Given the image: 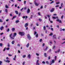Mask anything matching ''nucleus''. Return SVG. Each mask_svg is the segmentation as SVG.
Wrapping results in <instances>:
<instances>
[{
  "mask_svg": "<svg viewBox=\"0 0 65 65\" xmlns=\"http://www.w3.org/2000/svg\"><path fill=\"white\" fill-rule=\"evenodd\" d=\"M15 12L16 13V14H19V12L17 11H15Z\"/></svg>",
  "mask_w": 65,
  "mask_h": 65,
  "instance_id": "2eb2a0df",
  "label": "nucleus"
},
{
  "mask_svg": "<svg viewBox=\"0 0 65 65\" xmlns=\"http://www.w3.org/2000/svg\"><path fill=\"white\" fill-rule=\"evenodd\" d=\"M8 55L9 56H12V55L10 54H8Z\"/></svg>",
  "mask_w": 65,
  "mask_h": 65,
  "instance_id": "603ef678",
  "label": "nucleus"
},
{
  "mask_svg": "<svg viewBox=\"0 0 65 65\" xmlns=\"http://www.w3.org/2000/svg\"><path fill=\"white\" fill-rule=\"evenodd\" d=\"M19 34L21 36H23L25 35V33L23 32H19Z\"/></svg>",
  "mask_w": 65,
  "mask_h": 65,
  "instance_id": "f257e3e1",
  "label": "nucleus"
},
{
  "mask_svg": "<svg viewBox=\"0 0 65 65\" xmlns=\"http://www.w3.org/2000/svg\"><path fill=\"white\" fill-rule=\"evenodd\" d=\"M10 38L11 39H14V37H11Z\"/></svg>",
  "mask_w": 65,
  "mask_h": 65,
  "instance_id": "c85d7f7f",
  "label": "nucleus"
},
{
  "mask_svg": "<svg viewBox=\"0 0 65 65\" xmlns=\"http://www.w3.org/2000/svg\"><path fill=\"white\" fill-rule=\"evenodd\" d=\"M56 35H55L53 36V38L55 39H56Z\"/></svg>",
  "mask_w": 65,
  "mask_h": 65,
  "instance_id": "f3484780",
  "label": "nucleus"
},
{
  "mask_svg": "<svg viewBox=\"0 0 65 65\" xmlns=\"http://www.w3.org/2000/svg\"><path fill=\"white\" fill-rule=\"evenodd\" d=\"M16 17H17V16H14L13 17V18L11 19V20H12L14 19V18H16Z\"/></svg>",
  "mask_w": 65,
  "mask_h": 65,
  "instance_id": "aec40b11",
  "label": "nucleus"
},
{
  "mask_svg": "<svg viewBox=\"0 0 65 65\" xmlns=\"http://www.w3.org/2000/svg\"><path fill=\"white\" fill-rule=\"evenodd\" d=\"M5 7L6 8H9V7H8V6H7V5H5Z\"/></svg>",
  "mask_w": 65,
  "mask_h": 65,
  "instance_id": "a211bd4d",
  "label": "nucleus"
},
{
  "mask_svg": "<svg viewBox=\"0 0 65 65\" xmlns=\"http://www.w3.org/2000/svg\"><path fill=\"white\" fill-rule=\"evenodd\" d=\"M17 33H14L13 34V37H15L16 36Z\"/></svg>",
  "mask_w": 65,
  "mask_h": 65,
  "instance_id": "9b49d317",
  "label": "nucleus"
},
{
  "mask_svg": "<svg viewBox=\"0 0 65 65\" xmlns=\"http://www.w3.org/2000/svg\"><path fill=\"white\" fill-rule=\"evenodd\" d=\"M27 58L28 59H31V55H30V54H29L28 55Z\"/></svg>",
  "mask_w": 65,
  "mask_h": 65,
  "instance_id": "0eeeda50",
  "label": "nucleus"
},
{
  "mask_svg": "<svg viewBox=\"0 0 65 65\" xmlns=\"http://www.w3.org/2000/svg\"><path fill=\"white\" fill-rule=\"evenodd\" d=\"M11 30L12 32H14V31L15 30V28H12L11 29Z\"/></svg>",
  "mask_w": 65,
  "mask_h": 65,
  "instance_id": "ddd939ff",
  "label": "nucleus"
},
{
  "mask_svg": "<svg viewBox=\"0 0 65 65\" xmlns=\"http://www.w3.org/2000/svg\"><path fill=\"white\" fill-rule=\"evenodd\" d=\"M26 18V17L25 16H24L22 17V18L23 19H25Z\"/></svg>",
  "mask_w": 65,
  "mask_h": 65,
  "instance_id": "3c124183",
  "label": "nucleus"
},
{
  "mask_svg": "<svg viewBox=\"0 0 65 65\" xmlns=\"http://www.w3.org/2000/svg\"><path fill=\"white\" fill-rule=\"evenodd\" d=\"M55 9L54 8H52V9L51 10L50 12H54V10Z\"/></svg>",
  "mask_w": 65,
  "mask_h": 65,
  "instance_id": "6e6552de",
  "label": "nucleus"
},
{
  "mask_svg": "<svg viewBox=\"0 0 65 65\" xmlns=\"http://www.w3.org/2000/svg\"><path fill=\"white\" fill-rule=\"evenodd\" d=\"M42 40V39H40L39 40L40 42H41Z\"/></svg>",
  "mask_w": 65,
  "mask_h": 65,
  "instance_id": "37998d69",
  "label": "nucleus"
},
{
  "mask_svg": "<svg viewBox=\"0 0 65 65\" xmlns=\"http://www.w3.org/2000/svg\"><path fill=\"white\" fill-rule=\"evenodd\" d=\"M5 11L6 13H7L8 12V10H7V9H5Z\"/></svg>",
  "mask_w": 65,
  "mask_h": 65,
  "instance_id": "412c9836",
  "label": "nucleus"
},
{
  "mask_svg": "<svg viewBox=\"0 0 65 65\" xmlns=\"http://www.w3.org/2000/svg\"><path fill=\"white\" fill-rule=\"evenodd\" d=\"M48 48V47H46V48L44 49V51H46V50H47V49Z\"/></svg>",
  "mask_w": 65,
  "mask_h": 65,
  "instance_id": "dca6fc26",
  "label": "nucleus"
},
{
  "mask_svg": "<svg viewBox=\"0 0 65 65\" xmlns=\"http://www.w3.org/2000/svg\"><path fill=\"white\" fill-rule=\"evenodd\" d=\"M44 45H45V44H44V43L43 44L42 46L43 47V46H44Z\"/></svg>",
  "mask_w": 65,
  "mask_h": 65,
  "instance_id": "e2e57ef3",
  "label": "nucleus"
},
{
  "mask_svg": "<svg viewBox=\"0 0 65 65\" xmlns=\"http://www.w3.org/2000/svg\"><path fill=\"white\" fill-rule=\"evenodd\" d=\"M36 56H39V54L37 53H36Z\"/></svg>",
  "mask_w": 65,
  "mask_h": 65,
  "instance_id": "4be33fe9",
  "label": "nucleus"
},
{
  "mask_svg": "<svg viewBox=\"0 0 65 65\" xmlns=\"http://www.w3.org/2000/svg\"><path fill=\"white\" fill-rule=\"evenodd\" d=\"M26 1H25L24 2V4H26Z\"/></svg>",
  "mask_w": 65,
  "mask_h": 65,
  "instance_id": "de8ad7c7",
  "label": "nucleus"
},
{
  "mask_svg": "<svg viewBox=\"0 0 65 65\" xmlns=\"http://www.w3.org/2000/svg\"><path fill=\"white\" fill-rule=\"evenodd\" d=\"M30 12V9L29 8H28V9L27 10V14H28V13H29Z\"/></svg>",
  "mask_w": 65,
  "mask_h": 65,
  "instance_id": "39448f33",
  "label": "nucleus"
},
{
  "mask_svg": "<svg viewBox=\"0 0 65 65\" xmlns=\"http://www.w3.org/2000/svg\"><path fill=\"white\" fill-rule=\"evenodd\" d=\"M46 64H50V63L47 61H46Z\"/></svg>",
  "mask_w": 65,
  "mask_h": 65,
  "instance_id": "cd10ccee",
  "label": "nucleus"
},
{
  "mask_svg": "<svg viewBox=\"0 0 65 65\" xmlns=\"http://www.w3.org/2000/svg\"><path fill=\"white\" fill-rule=\"evenodd\" d=\"M15 42H14V41H13L12 42V44H13Z\"/></svg>",
  "mask_w": 65,
  "mask_h": 65,
  "instance_id": "b1692460",
  "label": "nucleus"
},
{
  "mask_svg": "<svg viewBox=\"0 0 65 65\" xmlns=\"http://www.w3.org/2000/svg\"><path fill=\"white\" fill-rule=\"evenodd\" d=\"M2 45L3 44L2 43H0V46L2 47Z\"/></svg>",
  "mask_w": 65,
  "mask_h": 65,
  "instance_id": "473e14b6",
  "label": "nucleus"
},
{
  "mask_svg": "<svg viewBox=\"0 0 65 65\" xmlns=\"http://www.w3.org/2000/svg\"><path fill=\"white\" fill-rule=\"evenodd\" d=\"M39 62V60H37L36 61V63H39L38 62Z\"/></svg>",
  "mask_w": 65,
  "mask_h": 65,
  "instance_id": "6e6d98bb",
  "label": "nucleus"
},
{
  "mask_svg": "<svg viewBox=\"0 0 65 65\" xmlns=\"http://www.w3.org/2000/svg\"><path fill=\"white\" fill-rule=\"evenodd\" d=\"M17 45L18 46H20L21 45H20V44H18Z\"/></svg>",
  "mask_w": 65,
  "mask_h": 65,
  "instance_id": "79ce46f5",
  "label": "nucleus"
},
{
  "mask_svg": "<svg viewBox=\"0 0 65 65\" xmlns=\"http://www.w3.org/2000/svg\"><path fill=\"white\" fill-rule=\"evenodd\" d=\"M51 30H52V31H54V29L53 28H51Z\"/></svg>",
  "mask_w": 65,
  "mask_h": 65,
  "instance_id": "4c0bfd02",
  "label": "nucleus"
},
{
  "mask_svg": "<svg viewBox=\"0 0 65 65\" xmlns=\"http://www.w3.org/2000/svg\"><path fill=\"white\" fill-rule=\"evenodd\" d=\"M15 22L16 23H19V22H20V21H19V20H16Z\"/></svg>",
  "mask_w": 65,
  "mask_h": 65,
  "instance_id": "6ab92c4d",
  "label": "nucleus"
},
{
  "mask_svg": "<svg viewBox=\"0 0 65 65\" xmlns=\"http://www.w3.org/2000/svg\"><path fill=\"white\" fill-rule=\"evenodd\" d=\"M44 56L45 57H47V56L46 55V53H44Z\"/></svg>",
  "mask_w": 65,
  "mask_h": 65,
  "instance_id": "5701e85b",
  "label": "nucleus"
},
{
  "mask_svg": "<svg viewBox=\"0 0 65 65\" xmlns=\"http://www.w3.org/2000/svg\"><path fill=\"white\" fill-rule=\"evenodd\" d=\"M44 17H45V19H47V17H46V16H44Z\"/></svg>",
  "mask_w": 65,
  "mask_h": 65,
  "instance_id": "680f3d73",
  "label": "nucleus"
},
{
  "mask_svg": "<svg viewBox=\"0 0 65 65\" xmlns=\"http://www.w3.org/2000/svg\"><path fill=\"white\" fill-rule=\"evenodd\" d=\"M50 59H51V56H49L48 57V59L50 60Z\"/></svg>",
  "mask_w": 65,
  "mask_h": 65,
  "instance_id": "49530a36",
  "label": "nucleus"
},
{
  "mask_svg": "<svg viewBox=\"0 0 65 65\" xmlns=\"http://www.w3.org/2000/svg\"><path fill=\"white\" fill-rule=\"evenodd\" d=\"M39 21H40V22H41V21H42V20L40 19H39Z\"/></svg>",
  "mask_w": 65,
  "mask_h": 65,
  "instance_id": "052dcab7",
  "label": "nucleus"
},
{
  "mask_svg": "<svg viewBox=\"0 0 65 65\" xmlns=\"http://www.w3.org/2000/svg\"><path fill=\"white\" fill-rule=\"evenodd\" d=\"M12 34H12V33L11 34L10 36H9V37H10L11 38V36H12Z\"/></svg>",
  "mask_w": 65,
  "mask_h": 65,
  "instance_id": "bb28decb",
  "label": "nucleus"
},
{
  "mask_svg": "<svg viewBox=\"0 0 65 65\" xmlns=\"http://www.w3.org/2000/svg\"><path fill=\"white\" fill-rule=\"evenodd\" d=\"M7 32H9V29L8 28L7 30Z\"/></svg>",
  "mask_w": 65,
  "mask_h": 65,
  "instance_id": "c03bdc74",
  "label": "nucleus"
},
{
  "mask_svg": "<svg viewBox=\"0 0 65 65\" xmlns=\"http://www.w3.org/2000/svg\"><path fill=\"white\" fill-rule=\"evenodd\" d=\"M10 17H12V14H10Z\"/></svg>",
  "mask_w": 65,
  "mask_h": 65,
  "instance_id": "13d9d810",
  "label": "nucleus"
},
{
  "mask_svg": "<svg viewBox=\"0 0 65 65\" xmlns=\"http://www.w3.org/2000/svg\"><path fill=\"white\" fill-rule=\"evenodd\" d=\"M42 64H45V62L44 61H43L42 62Z\"/></svg>",
  "mask_w": 65,
  "mask_h": 65,
  "instance_id": "2f4dec72",
  "label": "nucleus"
},
{
  "mask_svg": "<svg viewBox=\"0 0 65 65\" xmlns=\"http://www.w3.org/2000/svg\"><path fill=\"white\" fill-rule=\"evenodd\" d=\"M0 22H1V23H2V22H3V21H2V19H0Z\"/></svg>",
  "mask_w": 65,
  "mask_h": 65,
  "instance_id": "c756f323",
  "label": "nucleus"
},
{
  "mask_svg": "<svg viewBox=\"0 0 65 65\" xmlns=\"http://www.w3.org/2000/svg\"><path fill=\"white\" fill-rule=\"evenodd\" d=\"M36 65H40V63H36Z\"/></svg>",
  "mask_w": 65,
  "mask_h": 65,
  "instance_id": "7c9ffc66",
  "label": "nucleus"
},
{
  "mask_svg": "<svg viewBox=\"0 0 65 65\" xmlns=\"http://www.w3.org/2000/svg\"><path fill=\"white\" fill-rule=\"evenodd\" d=\"M36 33H37V32H36V31H35L34 32V35H35L36 34Z\"/></svg>",
  "mask_w": 65,
  "mask_h": 65,
  "instance_id": "8fccbe9b",
  "label": "nucleus"
},
{
  "mask_svg": "<svg viewBox=\"0 0 65 65\" xmlns=\"http://www.w3.org/2000/svg\"><path fill=\"white\" fill-rule=\"evenodd\" d=\"M29 43H28L27 45H26V47H28L29 46Z\"/></svg>",
  "mask_w": 65,
  "mask_h": 65,
  "instance_id": "f8f14e48",
  "label": "nucleus"
},
{
  "mask_svg": "<svg viewBox=\"0 0 65 65\" xmlns=\"http://www.w3.org/2000/svg\"><path fill=\"white\" fill-rule=\"evenodd\" d=\"M46 16H47V17H48V18H50V16L49 15H46Z\"/></svg>",
  "mask_w": 65,
  "mask_h": 65,
  "instance_id": "72a5a7b5",
  "label": "nucleus"
},
{
  "mask_svg": "<svg viewBox=\"0 0 65 65\" xmlns=\"http://www.w3.org/2000/svg\"><path fill=\"white\" fill-rule=\"evenodd\" d=\"M62 28H61L60 29V31H62Z\"/></svg>",
  "mask_w": 65,
  "mask_h": 65,
  "instance_id": "338daca9",
  "label": "nucleus"
},
{
  "mask_svg": "<svg viewBox=\"0 0 65 65\" xmlns=\"http://www.w3.org/2000/svg\"><path fill=\"white\" fill-rule=\"evenodd\" d=\"M28 23H26L25 24V27L26 28V27H28Z\"/></svg>",
  "mask_w": 65,
  "mask_h": 65,
  "instance_id": "1a4fd4ad",
  "label": "nucleus"
},
{
  "mask_svg": "<svg viewBox=\"0 0 65 65\" xmlns=\"http://www.w3.org/2000/svg\"><path fill=\"white\" fill-rule=\"evenodd\" d=\"M56 21H57V22H59V23H62V21L59 19L56 20Z\"/></svg>",
  "mask_w": 65,
  "mask_h": 65,
  "instance_id": "423d86ee",
  "label": "nucleus"
},
{
  "mask_svg": "<svg viewBox=\"0 0 65 65\" xmlns=\"http://www.w3.org/2000/svg\"><path fill=\"white\" fill-rule=\"evenodd\" d=\"M3 29H4V27L3 26L1 27L0 28V30H3Z\"/></svg>",
  "mask_w": 65,
  "mask_h": 65,
  "instance_id": "9d476101",
  "label": "nucleus"
},
{
  "mask_svg": "<svg viewBox=\"0 0 65 65\" xmlns=\"http://www.w3.org/2000/svg\"><path fill=\"white\" fill-rule=\"evenodd\" d=\"M60 4V2H57L56 3V4Z\"/></svg>",
  "mask_w": 65,
  "mask_h": 65,
  "instance_id": "a18cd8bd",
  "label": "nucleus"
},
{
  "mask_svg": "<svg viewBox=\"0 0 65 65\" xmlns=\"http://www.w3.org/2000/svg\"><path fill=\"white\" fill-rule=\"evenodd\" d=\"M41 36H43V34H41Z\"/></svg>",
  "mask_w": 65,
  "mask_h": 65,
  "instance_id": "774afa93",
  "label": "nucleus"
},
{
  "mask_svg": "<svg viewBox=\"0 0 65 65\" xmlns=\"http://www.w3.org/2000/svg\"><path fill=\"white\" fill-rule=\"evenodd\" d=\"M27 38L28 40H31V36H30V35L29 34H28L27 35Z\"/></svg>",
  "mask_w": 65,
  "mask_h": 65,
  "instance_id": "f03ea898",
  "label": "nucleus"
},
{
  "mask_svg": "<svg viewBox=\"0 0 65 65\" xmlns=\"http://www.w3.org/2000/svg\"><path fill=\"white\" fill-rule=\"evenodd\" d=\"M47 6H46V5H45L44 6V7L45 8Z\"/></svg>",
  "mask_w": 65,
  "mask_h": 65,
  "instance_id": "69168bd1",
  "label": "nucleus"
},
{
  "mask_svg": "<svg viewBox=\"0 0 65 65\" xmlns=\"http://www.w3.org/2000/svg\"><path fill=\"white\" fill-rule=\"evenodd\" d=\"M54 2V1H52L50 3V4H52V3H53Z\"/></svg>",
  "mask_w": 65,
  "mask_h": 65,
  "instance_id": "4d7b16f0",
  "label": "nucleus"
},
{
  "mask_svg": "<svg viewBox=\"0 0 65 65\" xmlns=\"http://www.w3.org/2000/svg\"><path fill=\"white\" fill-rule=\"evenodd\" d=\"M55 47H56V46H53V47L52 49H53V50L55 49Z\"/></svg>",
  "mask_w": 65,
  "mask_h": 65,
  "instance_id": "393cba45",
  "label": "nucleus"
},
{
  "mask_svg": "<svg viewBox=\"0 0 65 65\" xmlns=\"http://www.w3.org/2000/svg\"><path fill=\"white\" fill-rule=\"evenodd\" d=\"M53 19H56V17H52Z\"/></svg>",
  "mask_w": 65,
  "mask_h": 65,
  "instance_id": "58836bf2",
  "label": "nucleus"
},
{
  "mask_svg": "<svg viewBox=\"0 0 65 65\" xmlns=\"http://www.w3.org/2000/svg\"><path fill=\"white\" fill-rule=\"evenodd\" d=\"M36 37H38V34H37L36 35Z\"/></svg>",
  "mask_w": 65,
  "mask_h": 65,
  "instance_id": "c9c22d12",
  "label": "nucleus"
},
{
  "mask_svg": "<svg viewBox=\"0 0 65 65\" xmlns=\"http://www.w3.org/2000/svg\"><path fill=\"white\" fill-rule=\"evenodd\" d=\"M6 50H9V47L7 48Z\"/></svg>",
  "mask_w": 65,
  "mask_h": 65,
  "instance_id": "864d4df0",
  "label": "nucleus"
},
{
  "mask_svg": "<svg viewBox=\"0 0 65 65\" xmlns=\"http://www.w3.org/2000/svg\"><path fill=\"white\" fill-rule=\"evenodd\" d=\"M38 14L39 15H40V12H38Z\"/></svg>",
  "mask_w": 65,
  "mask_h": 65,
  "instance_id": "bf43d9fd",
  "label": "nucleus"
},
{
  "mask_svg": "<svg viewBox=\"0 0 65 65\" xmlns=\"http://www.w3.org/2000/svg\"><path fill=\"white\" fill-rule=\"evenodd\" d=\"M53 34V33H51L50 34H49V35H50V36H52Z\"/></svg>",
  "mask_w": 65,
  "mask_h": 65,
  "instance_id": "a19ab883",
  "label": "nucleus"
},
{
  "mask_svg": "<svg viewBox=\"0 0 65 65\" xmlns=\"http://www.w3.org/2000/svg\"><path fill=\"white\" fill-rule=\"evenodd\" d=\"M4 61H5L6 62H7V63H9L10 62V61L9 60H5Z\"/></svg>",
  "mask_w": 65,
  "mask_h": 65,
  "instance_id": "4468645a",
  "label": "nucleus"
},
{
  "mask_svg": "<svg viewBox=\"0 0 65 65\" xmlns=\"http://www.w3.org/2000/svg\"><path fill=\"white\" fill-rule=\"evenodd\" d=\"M59 7V5H57L55 6L56 7Z\"/></svg>",
  "mask_w": 65,
  "mask_h": 65,
  "instance_id": "09e8293b",
  "label": "nucleus"
},
{
  "mask_svg": "<svg viewBox=\"0 0 65 65\" xmlns=\"http://www.w3.org/2000/svg\"><path fill=\"white\" fill-rule=\"evenodd\" d=\"M26 57V55H24L23 56V58H25V57Z\"/></svg>",
  "mask_w": 65,
  "mask_h": 65,
  "instance_id": "e433bc0d",
  "label": "nucleus"
},
{
  "mask_svg": "<svg viewBox=\"0 0 65 65\" xmlns=\"http://www.w3.org/2000/svg\"><path fill=\"white\" fill-rule=\"evenodd\" d=\"M43 28L44 30H46V28L45 27V26H44L43 27Z\"/></svg>",
  "mask_w": 65,
  "mask_h": 65,
  "instance_id": "a878e982",
  "label": "nucleus"
},
{
  "mask_svg": "<svg viewBox=\"0 0 65 65\" xmlns=\"http://www.w3.org/2000/svg\"><path fill=\"white\" fill-rule=\"evenodd\" d=\"M6 47H5L3 51L4 52L5 51V50H6Z\"/></svg>",
  "mask_w": 65,
  "mask_h": 65,
  "instance_id": "f704fd0d",
  "label": "nucleus"
},
{
  "mask_svg": "<svg viewBox=\"0 0 65 65\" xmlns=\"http://www.w3.org/2000/svg\"><path fill=\"white\" fill-rule=\"evenodd\" d=\"M34 3L35 5H36V6H38V5H39V4L37 3L36 2V0L34 1Z\"/></svg>",
  "mask_w": 65,
  "mask_h": 65,
  "instance_id": "7ed1b4c3",
  "label": "nucleus"
},
{
  "mask_svg": "<svg viewBox=\"0 0 65 65\" xmlns=\"http://www.w3.org/2000/svg\"><path fill=\"white\" fill-rule=\"evenodd\" d=\"M48 52L50 53L51 52V49H50L48 51Z\"/></svg>",
  "mask_w": 65,
  "mask_h": 65,
  "instance_id": "5fc2aeb1",
  "label": "nucleus"
},
{
  "mask_svg": "<svg viewBox=\"0 0 65 65\" xmlns=\"http://www.w3.org/2000/svg\"><path fill=\"white\" fill-rule=\"evenodd\" d=\"M21 13L20 12L19 13V17H20V15H21Z\"/></svg>",
  "mask_w": 65,
  "mask_h": 65,
  "instance_id": "0e129e2a",
  "label": "nucleus"
},
{
  "mask_svg": "<svg viewBox=\"0 0 65 65\" xmlns=\"http://www.w3.org/2000/svg\"><path fill=\"white\" fill-rule=\"evenodd\" d=\"M63 5V3H62L61 4V7H63V6H62Z\"/></svg>",
  "mask_w": 65,
  "mask_h": 65,
  "instance_id": "ea45409f",
  "label": "nucleus"
},
{
  "mask_svg": "<svg viewBox=\"0 0 65 65\" xmlns=\"http://www.w3.org/2000/svg\"><path fill=\"white\" fill-rule=\"evenodd\" d=\"M55 60H52L51 62V64L50 65H51L52 64V63H55Z\"/></svg>",
  "mask_w": 65,
  "mask_h": 65,
  "instance_id": "20e7f679",
  "label": "nucleus"
}]
</instances>
